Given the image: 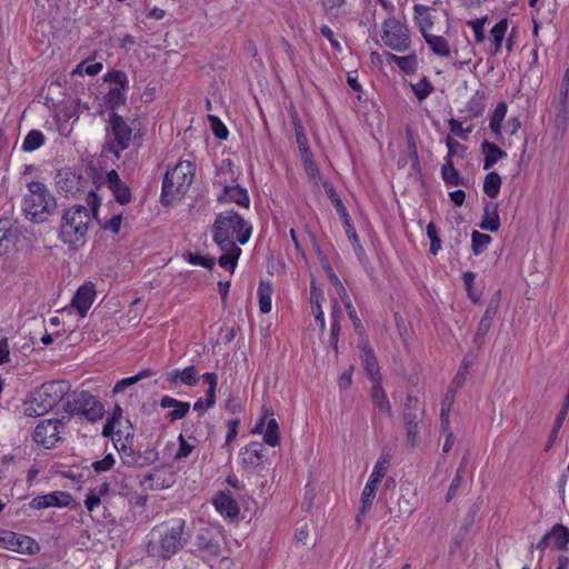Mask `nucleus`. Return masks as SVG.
I'll list each match as a JSON object with an SVG mask.
<instances>
[{
	"instance_id": "nucleus-1",
	"label": "nucleus",
	"mask_w": 569,
	"mask_h": 569,
	"mask_svg": "<svg viewBox=\"0 0 569 569\" xmlns=\"http://www.w3.org/2000/svg\"><path fill=\"white\" fill-rule=\"evenodd\" d=\"M97 171L94 168L84 170V172L71 170L70 168H63L58 170L54 181L60 193L66 197H79L82 193H87V203L91 209L93 218H97L98 208L100 206V199L98 198L94 186H96Z\"/></svg>"
},
{
	"instance_id": "nucleus-2",
	"label": "nucleus",
	"mask_w": 569,
	"mask_h": 569,
	"mask_svg": "<svg viewBox=\"0 0 569 569\" xmlns=\"http://www.w3.org/2000/svg\"><path fill=\"white\" fill-rule=\"evenodd\" d=\"M186 520L179 519L170 528L154 527L146 545V551L149 556L168 560L177 555L188 542L183 531Z\"/></svg>"
},
{
	"instance_id": "nucleus-3",
	"label": "nucleus",
	"mask_w": 569,
	"mask_h": 569,
	"mask_svg": "<svg viewBox=\"0 0 569 569\" xmlns=\"http://www.w3.org/2000/svg\"><path fill=\"white\" fill-rule=\"evenodd\" d=\"M213 240L219 248L244 244L251 236V226L236 211L221 212L212 227Z\"/></svg>"
},
{
	"instance_id": "nucleus-4",
	"label": "nucleus",
	"mask_w": 569,
	"mask_h": 569,
	"mask_svg": "<svg viewBox=\"0 0 569 569\" xmlns=\"http://www.w3.org/2000/svg\"><path fill=\"white\" fill-rule=\"evenodd\" d=\"M70 383L67 380H53L42 383L23 401V413L27 417H40L54 408L69 395Z\"/></svg>"
},
{
	"instance_id": "nucleus-5",
	"label": "nucleus",
	"mask_w": 569,
	"mask_h": 569,
	"mask_svg": "<svg viewBox=\"0 0 569 569\" xmlns=\"http://www.w3.org/2000/svg\"><path fill=\"white\" fill-rule=\"evenodd\" d=\"M91 209L77 204L64 210L59 238L67 244L77 247L83 244L91 221Z\"/></svg>"
},
{
	"instance_id": "nucleus-6",
	"label": "nucleus",
	"mask_w": 569,
	"mask_h": 569,
	"mask_svg": "<svg viewBox=\"0 0 569 569\" xmlns=\"http://www.w3.org/2000/svg\"><path fill=\"white\" fill-rule=\"evenodd\" d=\"M28 190L30 193L23 199V212L27 219L36 223L47 221L57 208L54 197L39 181L29 182Z\"/></svg>"
},
{
	"instance_id": "nucleus-7",
	"label": "nucleus",
	"mask_w": 569,
	"mask_h": 569,
	"mask_svg": "<svg viewBox=\"0 0 569 569\" xmlns=\"http://www.w3.org/2000/svg\"><path fill=\"white\" fill-rule=\"evenodd\" d=\"M194 164L190 161H180L164 174L162 181L161 201L164 206L182 198L194 177Z\"/></svg>"
},
{
	"instance_id": "nucleus-8",
	"label": "nucleus",
	"mask_w": 569,
	"mask_h": 569,
	"mask_svg": "<svg viewBox=\"0 0 569 569\" xmlns=\"http://www.w3.org/2000/svg\"><path fill=\"white\" fill-rule=\"evenodd\" d=\"M63 410L70 416H82L91 422L101 420L106 413L103 403L86 390L69 392L63 401Z\"/></svg>"
},
{
	"instance_id": "nucleus-9",
	"label": "nucleus",
	"mask_w": 569,
	"mask_h": 569,
	"mask_svg": "<svg viewBox=\"0 0 569 569\" xmlns=\"http://www.w3.org/2000/svg\"><path fill=\"white\" fill-rule=\"evenodd\" d=\"M132 139V128L123 117L117 112H110L106 127L104 149L120 158L121 152L130 147Z\"/></svg>"
},
{
	"instance_id": "nucleus-10",
	"label": "nucleus",
	"mask_w": 569,
	"mask_h": 569,
	"mask_svg": "<svg viewBox=\"0 0 569 569\" xmlns=\"http://www.w3.org/2000/svg\"><path fill=\"white\" fill-rule=\"evenodd\" d=\"M382 41L390 49L403 52L410 47L408 28L396 18H389L382 26Z\"/></svg>"
},
{
	"instance_id": "nucleus-11",
	"label": "nucleus",
	"mask_w": 569,
	"mask_h": 569,
	"mask_svg": "<svg viewBox=\"0 0 569 569\" xmlns=\"http://www.w3.org/2000/svg\"><path fill=\"white\" fill-rule=\"evenodd\" d=\"M423 410L418 398L408 396L405 402L403 420L406 425L407 439L415 447L419 439V422L422 419Z\"/></svg>"
},
{
	"instance_id": "nucleus-12",
	"label": "nucleus",
	"mask_w": 569,
	"mask_h": 569,
	"mask_svg": "<svg viewBox=\"0 0 569 569\" xmlns=\"http://www.w3.org/2000/svg\"><path fill=\"white\" fill-rule=\"evenodd\" d=\"M63 429L64 425L62 420L44 419L37 425L33 439L37 443L50 449L62 440L60 433Z\"/></svg>"
},
{
	"instance_id": "nucleus-13",
	"label": "nucleus",
	"mask_w": 569,
	"mask_h": 569,
	"mask_svg": "<svg viewBox=\"0 0 569 569\" xmlns=\"http://www.w3.org/2000/svg\"><path fill=\"white\" fill-rule=\"evenodd\" d=\"M242 468L249 475H260L266 469L263 443L251 442L240 451Z\"/></svg>"
},
{
	"instance_id": "nucleus-14",
	"label": "nucleus",
	"mask_w": 569,
	"mask_h": 569,
	"mask_svg": "<svg viewBox=\"0 0 569 569\" xmlns=\"http://www.w3.org/2000/svg\"><path fill=\"white\" fill-rule=\"evenodd\" d=\"M569 543V529L561 523H557L548 531L537 543L536 548L539 551L538 563L543 559V550L547 548H555L559 550L567 549Z\"/></svg>"
},
{
	"instance_id": "nucleus-15",
	"label": "nucleus",
	"mask_w": 569,
	"mask_h": 569,
	"mask_svg": "<svg viewBox=\"0 0 569 569\" xmlns=\"http://www.w3.org/2000/svg\"><path fill=\"white\" fill-rule=\"evenodd\" d=\"M118 452L122 463L131 468H144L158 459V452L153 448L146 449L143 452H137L132 449L131 445L122 443Z\"/></svg>"
},
{
	"instance_id": "nucleus-16",
	"label": "nucleus",
	"mask_w": 569,
	"mask_h": 569,
	"mask_svg": "<svg viewBox=\"0 0 569 569\" xmlns=\"http://www.w3.org/2000/svg\"><path fill=\"white\" fill-rule=\"evenodd\" d=\"M220 531L211 527L200 528L196 536L197 548L210 557H219L221 553Z\"/></svg>"
},
{
	"instance_id": "nucleus-17",
	"label": "nucleus",
	"mask_w": 569,
	"mask_h": 569,
	"mask_svg": "<svg viewBox=\"0 0 569 569\" xmlns=\"http://www.w3.org/2000/svg\"><path fill=\"white\" fill-rule=\"evenodd\" d=\"M272 416V411L264 409V415L256 422L252 433H263L264 442L271 447H276L280 442L279 425Z\"/></svg>"
},
{
	"instance_id": "nucleus-18",
	"label": "nucleus",
	"mask_w": 569,
	"mask_h": 569,
	"mask_svg": "<svg viewBox=\"0 0 569 569\" xmlns=\"http://www.w3.org/2000/svg\"><path fill=\"white\" fill-rule=\"evenodd\" d=\"M223 187V192L218 196L219 202H234L241 207L248 208L250 198L247 189L241 188L239 184H228V180L219 181Z\"/></svg>"
},
{
	"instance_id": "nucleus-19",
	"label": "nucleus",
	"mask_w": 569,
	"mask_h": 569,
	"mask_svg": "<svg viewBox=\"0 0 569 569\" xmlns=\"http://www.w3.org/2000/svg\"><path fill=\"white\" fill-rule=\"evenodd\" d=\"M96 297L94 284L92 282H87L78 288L72 301L71 306L77 309L78 313L81 317H84L88 313L93 300Z\"/></svg>"
},
{
	"instance_id": "nucleus-20",
	"label": "nucleus",
	"mask_w": 569,
	"mask_h": 569,
	"mask_svg": "<svg viewBox=\"0 0 569 569\" xmlns=\"http://www.w3.org/2000/svg\"><path fill=\"white\" fill-rule=\"evenodd\" d=\"M106 183L112 192L116 201L120 204H127L131 200V191L129 187L121 181L118 172L111 170L106 174Z\"/></svg>"
},
{
	"instance_id": "nucleus-21",
	"label": "nucleus",
	"mask_w": 569,
	"mask_h": 569,
	"mask_svg": "<svg viewBox=\"0 0 569 569\" xmlns=\"http://www.w3.org/2000/svg\"><path fill=\"white\" fill-rule=\"evenodd\" d=\"M21 232L8 220H0V256L6 254L14 246Z\"/></svg>"
},
{
	"instance_id": "nucleus-22",
	"label": "nucleus",
	"mask_w": 569,
	"mask_h": 569,
	"mask_svg": "<svg viewBox=\"0 0 569 569\" xmlns=\"http://www.w3.org/2000/svg\"><path fill=\"white\" fill-rule=\"evenodd\" d=\"M160 407L163 409L172 408V411L167 416L170 421L183 419L190 410L189 402L177 400L170 396H163L160 399Z\"/></svg>"
},
{
	"instance_id": "nucleus-23",
	"label": "nucleus",
	"mask_w": 569,
	"mask_h": 569,
	"mask_svg": "<svg viewBox=\"0 0 569 569\" xmlns=\"http://www.w3.org/2000/svg\"><path fill=\"white\" fill-rule=\"evenodd\" d=\"M168 381L173 385L178 386V383H182L186 386L193 387L198 383V371L194 366H189L182 370L174 369L167 375Z\"/></svg>"
},
{
	"instance_id": "nucleus-24",
	"label": "nucleus",
	"mask_w": 569,
	"mask_h": 569,
	"mask_svg": "<svg viewBox=\"0 0 569 569\" xmlns=\"http://www.w3.org/2000/svg\"><path fill=\"white\" fill-rule=\"evenodd\" d=\"M481 152L483 154V169H491L499 160L507 157L506 151L499 148L496 143L488 140L481 142Z\"/></svg>"
},
{
	"instance_id": "nucleus-25",
	"label": "nucleus",
	"mask_w": 569,
	"mask_h": 569,
	"mask_svg": "<svg viewBox=\"0 0 569 569\" xmlns=\"http://www.w3.org/2000/svg\"><path fill=\"white\" fill-rule=\"evenodd\" d=\"M371 401L375 407L382 413L388 416L392 415L390 401L387 398L386 391L382 388L381 380L372 381Z\"/></svg>"
},
{
	"instance_id": "nucleus-26",
	"label": "nucleus",
	"mask_w": 569,
	"mask_h": 569,
	"mask_svg": "<svg viewBox=\"0 0 569 569\" xmlns=\"http://www.w3.org/2000/svg\"><path fill=\"white\" fill-rule=\"evenodd\" d=\"M323 300L322 290L319 289L315 281L311 282L310 287V302L312 312L315 315L316 321L319 322V327L321 331L326 330V320L325 315L321 307V301Z\"/></svg>"
},
{
	"instance_id": "nucleus-27",
	"label": "nucleus",
	"mask_w": 569,
	"mask_h": 569,
	"mask_svg": "<svg viewBox=\"0 0 569 569\" xmlns=\"http://www.w3.org/2000/svg\"><path fill=\"white\" fill-rule=\"evenodd\" d=\"M423 39L429 46L432 53L441 58L450 57L451 48L448 40L445 37L429 33L425 34Z\"/></svg>"
},
{
	"instance_id": "nucleus-28",
	"label": "nucleus",
	"mask_w": 569,
	"mask_h": 569,
	"mask_svg": "<svg viewBox=\"0 0 569 569\" xmlns=\"http://www.w3.org/2000/svg\"><path fill=\"white\" fill-rule=\"evenodd\" d=\"M500 227V219L498 214V203H487L485 213L480 223L482 230L496 232Z\"/></svg>"
},
{
	"instance_id": "nucleus-29",
	"label": "nucleus",
	"mask_w": 569,
	"mask_h": 569,
	"mask_svg": "<svg viewBox=\"0 0 569 569\" xmlns=\"http://www.w3.org/2000/svg\"><path fill=\"white\" fill-rule=\"evenodd\" d=\"M487 106V94L483 90H477L466 104V112L469 118L480 117Z\"/></svg>"
},
{
	"instance_id": "nucleus-30",
	"label": "nucleus",
	"mask_w": 569,
	"mask_h": 569,
	"mask_svg": "<svg viewBox=\"0 0 569 569\" xmlns=\"http://www.w3.org/2000/svg\"><path fill=\"white\" fill-rule=\"evenodd\" d=\"M441 177L447 186H466V180L455 168L452 160L446 158V162L441 168Z\"/></svg>"
},
{
	"instance_id": "nucleus-31",
	"label": "nucleus",
	"mask_w": 569,
	"mask_h": 569,
	"mask_svg": "<svg viewBox=\"0 0 569 569\" xmlns=\"http://www.w3.org/2000/svg\"><path fill=\"white\" fill-rule=\"evenodd\" d=\"M413 10L416 13L417 24L422 37H425V34L431 33L430 29L433 26V19L428 12L429 8L422 4H416Z\"/></svg>"
},
{
	"instance_id": "nucleus-32",
	"label": "nucleus",
	"mask_w": 569,
	"mask_h": 569,
	"mask_svg": "<svg viewBox=\"0 0 569 569\" xmlns=\"http://www.w3.org/2000/svg\"><path fill=\"white\" fill-rule=\"evenodd\" d=\"M507 29H508V22L506 19L497 22L493 26V28L491 29V31H490L491 54H497L500 51Z\"/></svg>"
},
{
	"instance_id": "nucleus-33",
	"label": "nucleus",
	"mask_w": 569,
	"mask_h": 569,
	"mask_svg": "<svg viewBox=\"0 0 569 569\" xmlns=\"http://www.w3.org/2000/svg\"><path fill=\"white\" fill-rule=\"evenodd\" d=\"M363 356L362 361L365 366V370L367 371L371 381L382 380V377L379 371L378 362L373 351L370 348L363 347Z\"/></svg>"
},
{
	"instance_id": "nucleus-34",
	"label": "nucleus",
	"mask_w": 569,
	"mask_h": 569,
	"mask_svg": "<svg viewBox=\"0 0 569 569\" xmlns=\"http://www.w3.org/2000/svg\"><path fill=\"white\" fill-rule=\"evenodd\" d=\"M507 113L506 102H499L490 116L489 128L496 139L501 137V124Z\"/></svg>"
},
{
	"instance_id": "nucleus-35",
	"label": "nucleus",
	"mask_w": 569,
	"mask_h": 569,
	"mask_svg": "<svg viewBox=\"0 0 569 569\" xmlns=\"http://www.w3.org/2000/svg\"><path fill=\"white\" fill-rule=\"evenodd\" d=\"M216 510L226 519L234 520L240 513V507L237 500H212Z\"/></svg>"
},
{
	"instance_id": "nucleus-36",
	"label": "nucleus",
	"mask_w": 569,
	"mask_h": 569,
	"mask_svg": "<svg viewBox=\"0 0 569 569\" xmlns=\"http://www.w3.org/2000/svg\"><path fill=\"white\" fill-rule=\"evenodd\" d=\"M126 89L127 88L113 87L103 97L104 104L111 110V112H116L117 108L126 103Z\"/></svg>"
},
{
	"instance_id": "nucleus-37",
	"label": "nucleus",
	"mask_w": 569,
	"mask_h": 569,
	"mask_svg": "<svg viewBox=\"0 0 569 569\" xmlns=\"http://www.w3.org/2000/svg\"><path fill=\"white\" fill-rule=\"evenodd\" d=\"M223 253L220 256L218 263L222 268H230V271L233 272L237 266V261L239 256L241 254V249L238 246H233V248H220Z\"/></svg>"
},
{
	"instance_id": "nucleus-38",
	"label": "nucleus",
	"mask_w": 569,
	"mask_h": 569,
	"mask_svg": "<svg viewBox=\"0 0 569 569\" xmlns=\"http://www.w3.org/2000/svg\"><path fill=\"white\" fill-rule=\"evenodd\" d=\"M39 550L38 542L24 535H17L13 551L19 553L34 555Z\"/></svg>"
},
{
	"instance_id": "nucleus-39",
	"label": "nucleus",
	"mask_w": 569,
	"mask_h": 569,
	"mask_svg": "<svg viewBox=\"0 0 569 569\" xmlns=\"http://www.w3.org/2000/svg\"><path fill=\"white\" fill-rule=\"evenodd\" d=\"M272 286L269 282L261 281L258 288L259 309L261 313H268L271 310Z\"/></svg>"
},
{
	"instance_id": "nucleus-40",
	"label": "nucleus",
	"mask_w": 569,
	"mask_h": 569,
	"mask_svg": "<svg viewBox=\"0 0 569 569\" xmlns=\"http://www.w3.org/2000/svg\"><path fill=\"white\" fill-rule=\"evenodd\" d=\"M501 178L496 171L486 174L483 181V192L491 199H496L500 192Z\"/></svg>"
},
{
	"instance_id": "nucleus-41",
	"label": "nucleus",
	"mask_w": 569,
	"mask_h": 569,
	"mask_svg": "<svg viewBox=\"0 0 569 569\" xmlns=\"http://www.w3.org/2000/svg\"><path fill=\"white\" fill-rule=\"evenodd\" d=\"M151 376H152V371L150 369H143L140 372H138L136 376L123 378V379L119 380L114 385L112 392L113 393L123 392L127 388H129V387L136 385L137 382H139L140 380L151 377Z\"/></svg>"
},
{
	"instance_id": "nucleus-42",
	"label": "nucleus",
	"mask_w": 569,
	"mask_h": 569,
	"mask_svg": "<svg viewBox=\"0 0 569 569\" xmlns=\"http://www.w3.org/2000/svg\"><path fill=\"white\" fill-rule=\"evenodd\" d=\"M44 140L46 138L41 131L31 130L23 140L22 149L27 152L34 151L44 143Z\"/></svg>"
},
{
	"instance_id": "nucleus-43",
	"label": "nucleus",
	"mask_w": 569,
	"mask_h": 569,
	"mask_svg": "<svg viewBox=\"0 0 569 569\" xmlns=\"http://www.w3.org/2000/svg\"><path fill=\"white\" fill-rule=\"evenodd\" d=\"M392 61L398 66L399 69H401L406 73H413L417 70V56L416 54H409V56H395L391 54Z\"/></svg>"
},
{
	"instance_id": "nucleus-44",
	"label": "nucleus",
	"mask_w": 569,
	"mask_h": 569,
	"mask_svg": "<svg viewBox=\"0 0 569 569\" xmlns=\"http://www.w3.org/2000/svg\"><path fill=\"white\" fill-rule=\"evenodd\" d=\"M78 503H77V500H32L30 503H29V507L31 509H44V508H49V507H57V508H63V507H68V508H73L76 507Z\"/></svg>"
},
{
	"instance_id": "nucleus-45",
	"label": "nucleus",
	"mask_w": 569,
	"mask_h": 569,
	"mask_svg": "<svg viewBox=\"0 0 569 569\" xmlns=\"http://www.w3.org/2000/svg\"><path fill=\"white\" fill-rule=\"evenodd\" d=\"M411 89L419 101L427 99L433 91V86L423 77L419 82L411 84Z\"/></svg>"
},
{
	"instance_id": "nucleus-46",
	"label": "nucleus",
	"mask_w": 569,
	"mask_h": 569,
	"mask_svg": "<svg viewBox=\"0 0 569 569\" xmlns=\"http://www.w3.org/2000/svg\"><path fill=\"white\" fill-rule=\"evenodd\" d=\"M472 239V252L473 254L478 256L480 254L490 243L491 237L486 233H481L479 231H473L471 234Z\"/></svg>"
},
{
	"instance_id": "nucleus-47",
	"label": "nucleus",
	"mask_w": 569,
	"mask_h": 569,
	"mask_svg": "<svg viewBox=\"0 0 569 569\" xmlns=\"http://www.w3.org/2000/svg\"><path fill=\"white\" fill-rule=\"evenodd\" d=\"M134 436V430L129 420L124 421V425L121 423L118 426L116 430V437L113 438V441H120L121 439L124 440V443L131 445Z\"/></svg>"
},
{
	"instance_id": "nucleus-48",
	"label": "nucleus",
	"mask_w": 569,
	"mask_h": 569,
	"mask_svg": "<svg viewBox=\"0 0 569 569\" xmlns=\"http://www.w3.org/2000/svg\"><path fill=\"white\" fill-rule=\"evenodd\" d=\"M427 236L430 239V253L436 256L441 248V240L438 236V229L433 222L428 223Z\"/></svg>"
},
{
	"instance_id": "nucleus-49",
	"label": "nucleus",
	"mask_w": 569,
	"mask_h": 569,
	"mask_svg": "<svg viewBox=\"0 0 569 569\" xmlns=\"http://www.w3.org/2000/svg\"><path fill=\"white\" fill-rule=\"evenodd\" d=\"M446 144L448 148V154L446 158H450V160H452L453 156H459L461 158L465 157L467 150L466 146L455 140L451 136H447Z\"/></svg>"
},
{
	"instance_id": "nucleus-50",
	"label": "nucleus",
	"mask_w": 569,
	"mask_h": 569,
	"mask_svg": "<svg viewBox=\"0 0 569 569\" xmlns=\"http://www.w3.org/2000/svg\"><path fill=\"white\" fill-rule=\"evenodd\" d=\"M491 325V322L480 319L473 337V343L477 346L478 349L482 347L485 342V337L490 330Z\"/></svg>"
},
{
	"instance_id": "nucleus-51",
	"label": "nucleus",
	"mask_w": 569,
	"mask_h": 569,
	"mask_svg": "<svg viewBox=\"0 0 569 569\" xmlns=\"http://www.w3.org/2000/svg\"><path fill=\"white\" fill-rule=\"evenodd\" d=\"M103 80L106 82H112L116 87L127 88L128 87V77L123 71L117 70L108 72L103 76Z\"/></svg>"
},
{
	"instance_id": "nucleus-52",
	"label": "nucleus",
	"mask_w": 569,
	"mask_h": 569,
	"mask_svg": "<svg viewBox=\"0 0 569 569\" xmlns=\"http://www.w3.org/2000/svg\"><path fill=\"white\" fill-rule=\"evenodd\" d=\"M184 258L189 263L194 264V266H201V267H204L208 269H212L214 266V260L210 257L188 252L184 256Z\"/></svg>"
},
{
	"instance_id": "nucleus-53",
	"label": "nucleus",
	"mask_w": 569,
	"mask_h": 569,
	"mask_svg": "<svg viewBox=\"0 0 569 569\" xmlns=\"http://www.w3.org/2000/svg\"><path fill=\"white\" fill-rule=\"evenodd\" d=\"M448 126H449L451 133H453L455 136L459 137L462 140H468L469 134L472 131L471 127L466 128V129L462 128V123L456 119H450L448 121Z\"/></svg>"
},
{
	"instance_id": "nucleus-54",
	"label": "nucleus",
	"mask_w": 569,
	"mask_h": 569,
	"mask_svg": "<svg viewBox=\"0 0 569 569\" xmlns=\"http://www.w3.org/2000/svg\"><path fill=\"white\" fill-rule=\"evenodd\" d=\"M389 460L386 457H380L375 465L373 471L370 476L371 479L380 482L387 473Z\"/></svg>"
},
{
	"instance_id": "nucleus-55",
	"label": "nucleus",
	"mask_w": 569,
	"mask_h": 569,
	"mask_svg": "<svg viewBox=\"0 0 569 569\" xmlns=\"http://www.w3.org/2000/svg\"><path fill=\"white\" fill-rule=\"evenodd\" d=\"M178 440H179V448H178L176 455L173 456V459L177 461L187 458L194 449V446L189 443L183 438L182 435L179 436Z\"/></svg>"
},
{
	"instance_id": "nucleus-56",
	"label": "nucleus",
	"mask_w": 569,
	"mask_h": 569,
	"mask_svg": "<svg viewBox=\"0 0 569 569\" xmlns=\"http://www.w3.org/2000/svg\"><path fill=\"white\" fill-rule=\"evenodd\" d=\"M209 121H210L213 134L218 139H227L229 132H228L227 127L222 123V121L216 116H209Z\"/></svg>"
},
{
	"instance_id": "nucleus-57",
	"label": "nucleus",
	"mask_w": 569,
	"mask_h": 569,
	"mask_svg": "<svg viewBox=\"0 0 569 569\" xmlns=\"http://www.w3.org/2000/svg\"><path fill=\"white\" fill-rule=\"evenodd\" d=\"M345 307H346L348 316L355 327V330L358 333H361L363 331V326H362L361 320L359 319L357 311H356L355 307L352 306V302L350 299H348V301H345Z\"/></svg>"
},
{
	"instance_id": "nucleus-58",
	"label": "nucleus",
	"mask_w": 569,
	"mask_h": 569,
	"mask_svg": "<svg viewBox=\"0 0 569 569\" xmlns=\"http://www.w3.org/2000/svg\"><path fill=\"white\" fill-rule=\"evenodd\" d=\"M228 432H227V436H226V441L223 443V448L226 449H230V443L236 439L237 435H238V428H239V425H240V420L239 419H232V420H229L228 421Z\"/></svg>"
},
{
	"instance_id": "nucleus-59",
	"label": "nucleus",
	"mask_w": 569,
	"mask_h": 569,
	"mask_svg": "<svg viewBox=\"0 0 569 569\" xmlns=\"http://www.w3.org/2000/svg\"><path fill=\"white\" fill-rule=\"evenodd\" d=\"M485 22H486V19H476V20L467 21V24L472 28L473 33H475V39L478 43H480L485 40V32H483Z\"/></svg>"
},
{
	"instance_id": "nucleus-60",
	"label": "nucleus",
	"mask_w": 569,
	"mask_h": 569,
	"mask_svg": "<svg viewBox=\"0 0 569 569\" xmlns=\"http://www.w3.org/2000/svg\"><path fill=\"white\" fill-rule=\"evenodd\" d=\"M114 462L116 460L113 455L109 453L104 456V458H102L101 460L94 461L92 463V467L97 472H102L110 470L113 467Z\"/></svg>"
},
{
	"instance_id": "nucleus-61",
	"label": "nucleus",
	"mask_w": 569,
	"mask_h": 569,
	"mask_svg": "<svg viewBox=\"0 0 569 569\" xmlns=\"http://www.w3.org/2000/svg\"><path fill=\"white\" fill-rule=\"evenodd\" d=\"M17 535L18 533H16L13 531L1 530L0 531V547L13 551L14 540L17 538Z\"/></svg>"
},
{
	"instance_id": "nucleus-62",
	"label": "nucleus",
	"mask_w": 569,
	"mask_h": 569,
	"mask_svg": "<svg viewBox=\"0 0 569 569\" xmlns=\"http://www.w3.org/2000/svg\"><path fill=\"white\" fill-rule=\"evenodd\" d=\"M463 473H465V470H463V466L460 465V467L457 469L456 471V476L455 478L452 479L450 486H449V489H448V493H447V497L446 498H452L457 495V490L461 483V479L463 477Z\"/></svg>"
},
{
	"instance_id": "nucleus-63",
	"label": "nucleus",
	"mask_w": 569,
	"mask_h": 569,
	"mask_svg": "<svg viewBox=\"0 0 569 569\" xmlns=\"http://www.w3.org/2000/svg\"><path fill=\"white\" fill-rule=\"evenodd\" d=\"M83 62L78 64L76 70L73 71V74L76 73H79V74H82V73H86L88 76H96L98 74L101 70H102V63L101 62H94V63H91V64H88L84 70H82L83 68Z\"/></svg>"
},
{
	"instance_id": "nucleus-64",
	"label": "nucleus",
	"mask_w": 569,
	"mask_h": 569,
	"mask_svg": "<svg viewBox=\"0 0 569 569\" xmlns=\"http://www.w3.org/2000/svg\"><path fill=\"white\" fill-rule=\"evenodd\" d=\"M320 33L322 37H325L327 40H329L332 48L337 51H341V44L340 42L335 38L333 31L326 24L321 26Z\"/></svg>"
}]
</instances>
